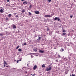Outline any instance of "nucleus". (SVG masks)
Masks as SVG:
<instances>
[{
	"mask_svg": "<svg viewBox=\"0 0 76 76\" xmlns=\"http://www.w3.org/2000/svg\"><path fill=\"white\" fill-rule=\"evenodd\" d=\"M57 20L58 21H60V19L59 17H55L54 18V20Z\"/></svg>",
	"mask_w": 76,
	"mask_h": 76,
	"instance_id": "1",
	"label": "nucleus"
},
{
	"mask_svg": "<svg viewBox=\"0 0 76 76\" xmlns=\"http://www.w3.org/2000/svg\"><path fill=\"white\" fill-rule=\"evenodd\" d=\"M45 18H51V16L50 15H45Z\"/></svg>",
	"mask_w": 76,
	"mask_h": 76,
	"instance_id": "2",
	"label": "nucleus"
},
{
	"mask_svg": "<svg viewBox=\"0 0 76 76\" xmlns=\"http://www.w3.org/2000/svg\"><path fill=\"white\" fill-rule=\"evenodd\" d=\"M51 70V66L49 68H47L46 69V71H49Z\"/></svg>",
	"mask_w": 76,
	"mask_h": 76,
	"instance_id": "3",
	"label": "nucleus"
},
{
	"mask_svg": "<svg viewBox=\"0 0 76 76\" xmlns=\"http://www.w3.org/2000/svg\"><path fill=\"white\" fill-rule=\"evenodd\" d=\"M12 27L14 29H16V26L15 24L12 25Z\"/></svg>",
	"mask_w": 76,
	"mask_h": 76,
	"instance_id": "4",
	"label": "nucleus"
},
{
	"mask_svg": "<svg viewBox=\"0 0 76 76\" xmlns=\"http://www.w3.org/2000/svg\"><path fill=\"white\" fill-rule=\"evenodd\" d=\"M34 13H35V14H37V15L39 14V12L38 11H35Z\"/></svg>",
	"mask_w": 76,
	"mask_h": 76,
	"instance_id": "5",
	"label": "nucleus"
},
{
	"mask_svg": "<svg viewBox=\"0 0 76 76\" xmlns=\"http://www.w3.org/2000/svg\"><path fill=\"white\" fill-rule=\"evenodd\" d=\"M37 68V66L36 65H35L34 66V67H33L34 70H35Z\"/></svg>",
	"mask_w": 76,
	"mask_h": 76,
	"instance_id": "6",
	"label": "nucleus"
},
{
	"mask_svg": "<svg viewBox=\"0 0 76 76\" xmlns=\"http://www.w3.org/2000/svg\"><path fill=\"white\" fill-rule=\"evenodd\" d=\"M23 4H28V2H27V1H25L24 2H23Z\"/></svg>",
	"mask_w": 76,
	"mask_h": 76,
	"instance_id": "7",
	"label": "nucleus"
},
{
	"mask_svg": "<svg viewBox=\"0 0 76 76\" xmlns=\"http://www.w3.org/2000/svg\"><path fill=\"white\" fill-rule=\"evenodd\" d=\"M39 52V53H44V51L40 50Z\"/></svg>",
	"mask_w": 76,
	"mask_h": 76,
	"instance_id": "8",
	"label": "nucleus"
},
{
	"mask_svg": "<svg viewBox=\"0 0 76 76\" xmlns=\"http://www.w3.org/2000/svg\"><path fill=\"white\" fill-rule=\"evenodd\" d=\"M0 12L1 13H3V9H1L0 10Z\"/></svg>",
	"mask_w": 76,
	"mask_h": 76,
	"instance_id": "9",
	"label": "nucleus"
},
{
	"mask_svg": "<svg viewBox=\"0 0 76 76\" xmlns=\"http://www.w3.org/2000/svg\"><path fill=\"white\" fill-rule=\"evenodd\" d=\"M42 67H45V64H43L42 66Z\"/></svg>",
	"mask_w": 76,
	"mask_h": 76,
	"instance_id": "10",
	"label": "nucleus"
},
{
	"mask_svg": "<svg viewBox=\"0 0 76 76\" xmlns=\"http://www.w3.org/2000/svg\"><path fill=\"white\" fill-rule=\"evenodd\" d=\"M41 37H39L38 39H37L38 41H39V40L41 39Z\"/></svg>",
	"mask_w": 76,
	"mask_h": 76,
	"instance_id": "11",
	"label": "nucleus"
},
{
	"mask_svg": "<svg viewBox=\"0 0 76 76\" xmlns=\"http://www.w3.org/2000/svg\"><path fill=\"white\" fill-rule=\"evenodd\" d=\"M11 16H12V15L11 14H9L8 15V17H9V18H10Z\"/></svg>",
	"mask_w": 76,
	"mask_h": 76,
	"instance_id": "12",
	"label": "nucleus"
},
{
	"mask_svg": "<svg viewBox=\"0 0 76 76\" xmlns=\"http://www.w3.org/2000/svg\"><path fill=\"white\" fill-rule=\"evenodd\" d=\"M60 51H64V49L61 48L60 50Z\"/></svg>",
	"mask_w": 76,
	"mask_h": 76,
	"instance_id": "13",
	"label": "nucleus"
},
{
	"mask_svg": "<svg viewBox=\"0 0 76 76\" xmlns=\"http://www.w3.org/2000/svg\"><path fill=\"white\" fill-rule=\"evenodd\" d=\"M18 51H19L20 52L22 51V49H19L18 50Z\"/></svg>",
	"mask_w": 76,
	"mask_h": 76,
	"instance_id": "14",
	"label": "nucleus"
},
{
	"mask_svg": "<svg viewBox=\"0 0 76 76\" xmlns=\"http://www.w3.org/2000/svg\"><path fill=\"white\" fill-rule=\"evenodd\" d=\"M25 12V11L24 10H22L21 12L22 13H24Z\"/></svg>",
	"mask_w": 76,
	"mask_h": 76,
	"instance_id": "15",
	"label": "nucleus"
},
{
	"mask_svg": "<svg viewBox=\"0 0 76 76\" xmlns=\"http://www.w3.org/2000/svg\"><path fill=\"white\" fill-rule=\"evenodd\" d=\"M33 51H34L36 52V51H37V49H34Z\"/></svg>",
	"mask_w": 76,
	"mask_h": 76,
	"instance_id": "16",
	"label": "nucleus"
},
{
	"mask_svg": "<svg viewBox=\"0 0 76 76\" xmlns=\"http://www.w3.org/2000/svg\"><path fill=\"white\" fill-rule=\"evenodd\" d=\"M4 64H6V65H7V63H6V61H4Z\"/></svg>",
	"mask_w": 76,
	"mask_h": 76,
	"instance_id": "17",
	"label": "nucleus"
},
{
	"mask_svg": "<svg viewBox=\"0 0 76 76\" xmlns=\"http://www.w3.org/2000/svg\"><path fill=\"white\" fill-rule=\"evenodd\" d=\"M28 14L29 15H32V13H31L30 12H28Z\"/></svg>",
	"mask_w": 76,
	"mask_h": 76,
	"instance_id": "18",
	"label": "nucleus"
},
{
	"mask_svg": "<svg viewBox=\"0 0 76 76\" xmlns=\"http://www.w3.org/2000/svg\"><path fill=\"white\" fill-rule=\"evenodd\" d=\"M19 48V46H18L16 48V49H18Z\"/></svg>",
	"mask_w": 76,
	"mask_h": 76,
	"instance_id": "19",
	"label": "nucleus"
},
{
	"mask_svg": "<svg viewBox=\"0 0 76 76\" xmlns=\"http://www.w3.org/2000/svg\"><path fill=\"white\" fill-rule=\"evenodd\" d=\"M0 35L1 37H2V36H3V34H0Z\"/></svg>",
	"mask_w": 76,
	"mask_h": 76,
	"instance_id": "20",
	"label": "nucleus"
},
{
	"mask_svg": "<svg viewBox=\"0 0 76 76\" xmlns=\"http://www.w3.org/2000/svg\"><path fill=\"white\" fill-rule=\"evenodd\" d=\"M63 32H66V30H64L62 31Z\"/></svg>",
	"mask_w": 76,
	"mask_h": 76,
	"instance_id": "21",
	"label": "nucleus"
},
{
	"mask_svg": "<svg viewBox=\"0 0 76 76\" xmlns=\"http://www.w3.org/2000/svg\"><path fill=\"white\" fill-rule=\"evenodd\" d=\"M58 57H59L60 58H61V56L59 55H58Z\"/></svg>",
	"mask_w": 76,
	"mask_h": 76,
	"instance_id": "22",
	"label": "nucleus"
},
{
	"mask_svg": "<svg viewBox=\"0 0 76 76\" xmlns=\"http://www.w3.org/2000/svg\"><path fill=\"white\" fill-rule=\"evenodd\" d=\"M6 20H9V18L7 17L6 18Z\"/></svg>",
	"mask_w": 76,
	"mask_h": 76,
	"instance_id": "23",
	"label": "nucleus"
},
{
	"mask_svg": "<svg viewBox=\"0 0 76 76\" xmlns=\"http://www.w3.org/2000/svg\"><path fill=\"white\" fill-rule=\"evenodd\" d=\"M63 34L64 35H66V33H63Z\"/></svg>",
	"mask_w": 76,
	"mask_h": 76,
	"instance_id": "24",
	"label": "nucleus"
},
{
	"mask_svg": "<svg viewBox=\"0 0 76 76\" xmlns=\"http://www.w3.org/2000/svg\"><path fill=\"white\" fill-rule=\"evenodd\" d=\"M15 17H16V18L18 17V18H19V17H18V15H16V16H15Z\"/></svg>",
	"mask_w": 76,
	"mask_h": 76,
	"instance_id": "25",
	"label": "nucleus"
},
{
	"mask_svg": "<svg viewBox=\"0 0 76 76\" xmlns=\"http://www.w3.org/2000/svg\"><path fill=\"white\" fill-rule=\"evenodd\" d=\"M31 58H34V56H33L32 55H31Z\"/></svg>",
	"mask_w": 76,
	"mask_h": 76,
	"instance_id": "26",
	"label": "nucleus"
},
{
	"mask_svg": "<svg viewBox=\"0 0 76 76\" xmlns=\"http://www.w3.org/2000/svg\"><path fill=\"white\" fill-rule=\"evenodd\" d=\"M31 7H32V5H30L29 6L30 8H31Z\"/></svg>",
	"mask_w": 76,
	"mask_h": 76,
	"instance_id": "27",
	"label": "nucleus"
},
{
	"mask_svg": "<svg viewBox=\"0 0 76 76\" xmlns=\"http://www.w3.org/2000/svg\"><path fill=\"white\" fill-rule=\"evenodd\" d=\"M70 18H73V15H71L70 16Z\"/></svg>",
	"mask_w": 76,
	"mask_h": 76,
	"instance_id": "28",
	"label": "nucleus"
},
{
	"mask_svg": "<svg viewBox=\"0 0 76 76\" xmlns=\"http://www.w3.org/2000/svg\"><path fill=\"white\" fill-rule=\"evenodd\" d=\"M51 1V0H48V1L49 2H50Z\"/></svg>",
	"mask_w": 76,
	"mask_h": 76,
	"instance_id": "29",
	"label": "nucleus"
},
{
	"mask_svg": "<svg viewBox=\"0 0 76 76\" xmlns=\"http://www.w3.org/2000/svg\"><path fill=\"white\" fill-rule=\"evenodd\" d=\"M26 45V43H25L24 44V45Z\"/></svg>",
	"mask_w": 76,
	"mask_h": 76,
	"instance_id": "30",
	"label": "nucleus"
},
{
	"mask_svg": "<svg viewBox=\"0 0 76 76\" xmlns=\"http://www.w3.org/2000/svg\"><path fill=\"white\" fill-rule=\"evenodd\" d=\"M30 54H35L34 53H30Z\"/></svg>",
	"mask_w": 76,
	"mask_h": 76,
	"instance_id": "31",
	"label": "nucleus"
},
{
	"mask_svg": "<svg viewBox=\"0 0 76 76\" xmlns=\"http://www.w3.org/2000/svg\"><path fill=\"white\" fill-rule=\"evenodd\" d=\"M21 1H25L26 0H21Z\"/></svg>",
	"mask_w": 76,
	"mask_h": 76,
	"instance_id": "32",
	"label": "nucleus"
},
{
	"mask_svg": "<svg viewBox=\"0 0 76 76\" xmlns=\"http://www.w3.org/2000/svg\"><path fill=\"white\" fill-rule=\"evenodd\" d=\"M50 30V29H49V28H47V31H49Z\"/></svg>",
	"mask_w": 76,
	"mask_h": 76,
	"instance_id": "33",
	"label": "nucleus"
},
{
	"mask_svg": "<svg viewBox=\"0 0 76 76\" xmlns=\"http://www.w3.org/2000/svg\"><path fill=\"white\" fill-rule=\"evenodd\" d=\"M56 62H58V60H56Z\"/></svg>",
	"mask_w": 76,
	"mask_h": 76,
	"instance_id": "34",
	"label": "nucleus"
},
{
	"mask_svg": "<svg viewBox=\"0 0 76 76\" xmlns=\"http://www.w3.org/2000/svg\"><path fill=\"white\" fill-rule=\"evenodd\" d=\"M72 76H75V75H73V74H72Z\"/></svg>",
	"mask_w": 76,
	"mask_h": 76,
	"instance_id": "35",
	"label": "nucleus"
},
{
	"mask_svg": "<svg viewBox=\"0 0 76 76\" xmlns=\"http://www.w3.org/2000/svg\"><path fill=\"white\" fill-rule=\"evenodd\" d=\"M32 76H35V74H33V75H32Z\"/></svg>",
	"mask_w": 76,
	"mask_h": 76,
	"instance_id": "36",
	"label": "nucleus"
},
{
	"mask_svg": "<svg viewBox=\"0 0 76 76\" xmlns=\"http://www.w3.org/2000/svg\"><path fill=\"white\" fill-rule=\"evenodd\" d=\"M29 63L27 64V66H29Z\"/></svg>",
	"mask_w": 76,
	"mask_h": 76,
	"instance_id": "37",
	"label": "nucleus"
},
{
	"mask_svg": "<svg viewBox=\"0 0 76 76\" xmlns=\"http://www.w3.org/2000/svg\"><path fill=\"white\" fill-rule=\"evenodd\" d=\"M16 14H17L16 13H14L13 14L14 15H16Z\"/></svg>",
	"mask_w": 76,
	"mask_h": 76,
	"instance_id": "38",
	"label": "nucleus"
},
{
	"mask_svg": "<svg viewBox=\"0 0 76 76\" xmlns=\"http://www.w3.org/2000/svg\"><path fill=\"white\" fill-rule=\"evenodd\" d=\"M7 2H9V0H7Z\"/></svg>",
	"mask_w": 76,
	"mask_h": 76,
	"instance_id": "39",
	"label": "nucleus"
},
{
	"mask_svg": "<svg viewBox=\"0 0 76 76\" xmlns=\"http://www.w3.org/2000/svg\"><path fill=\"white\" fill-rule=\"evenodd\" d=\"M17 63H19V61L18 60L17 61Z\"/></svg>",
	"mask_w": 76,
	"mask_h": 76,
	"instance_id": "40",
	"label": "nucleus"
},
{
	"mask_svg": "<svg viewBox=\"0 0 76 76\" xmlns=\"http://www.w3.org/2000/svg\"><path fill=\"white\" fill-rule=\"evenodd\" d=\"M4 67H5V65H4Z\"/></svg>",
	"mask_w": 76,
	"mask_h": 76,
	"instance_id": "41",
	"label": "nucleus"
},
{
	"mask_svg": "<svg viewBox=\"0 0 76 76\" xmlns=\"http://www.w3.org/2000/svg\"><path fill=\"white\" fill-rule=\"evenodd\" d=\"M20 15H23V14L22 13H21V14H20Z\"/></svg>",
	"mask_w": 76,
	"mask_h": 76,
	"instance_id": "42",
	"label": "nucleus"
},
{
	"mask_svg": "<svg viewBox=\"0 0 76 76\" xmlns=\"http://www.w3.org/2000/svg\"><path fill=\"white\" fill-rule=\"evenodd\" d=\"M19 60H20V61H21L22 60L21 59H20Z\"/></svg>",
	"mask_w": 76,
	"mask_h": 76,
	"instance_id": "43",
	"label": "nucleus"
},
{
	"mask_svg": "<svg viewBox=\"0 0 76 76\" xmlns=\"http://www.w3.org/2000/svg\"><path fill=\"white\" fill-rule=\"evenodd\" d=\"M26 73H28V72H26Z\"/></svg>",
	"mask_w": 76,
	"mask_h": 76,
	"instance_id": "44",
	"label": "nucleus"
},
{
	"mask_svg": "<svg viewBox=\"0 0 76 76\" xmlns=\"http://www.w3.org/2000/svg\"><path fill=\"white\" fill-rule=\"evenodd\" d=\"M18 62H19V61H20V60H18Z\"/></svg>",
	"mask_w": 76,
	"mask_h": 76,
	"instance_id": "45",
	"label": "nucleus"
},
{
	"mask_svg": "<svg viewBox=\"0 0 76 76\" xmlns=\"http://www.w3.org/2000/svg\"><path fill=\"white\" fill-rule=\"evenodd\" d=\"M6 67H8V66H6Z\"/></svg>",
	"mask_w": 76,
	"mask_h": 76,
	"instance_id": "46",
	"label": "nucleus"
},
{
	"mask_svg": "<svg viewBox=\"0 0 76 76\" xmlns=\"http://www.w3.org/2000/svg\"><path fill=\"white\" fill-rule=\"evenodd\" d=\"M31 75H32V74H31Z\"/></svg>",
	"mask_w": 76,
	"mask_h": 76,
	"instance_id": "47",
	"label": "nucleus"
},
{
	"mask_svg": "<svg viewBox=\"0 0 76 76\" xmlns=\"http://www.w3.org/2000/svg\"><path fill=\"white\" fill-rule=\"evenodd\" d=\"M23 68H25V67H23Z\"/></svg>",
	"mask_w": 76,
	"mask_h": 76,
	"instance_id": "48",
	"label": "nucleus"
},
{
	"mask_svg": "<svg viewBox=\"0 0 76 76\" xmlns=\"http://www.w3.org/2000/svg\"><path fill=\"white\" fill-rule=\"evenodd\" d=\"M70 76H72V75H70Z\"/></svg>",
	"mask_w": 76,
	"mask_h": 76,
	"instance_id": "49",
	"label": "nucleus"
}]
</instances>
